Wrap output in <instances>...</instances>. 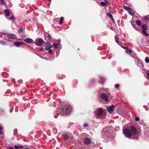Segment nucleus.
<instances>
[{"label": "nucleus", "mask_w": 149, "mask_h": 149, "mask_svg": "<svg viewBox=\"0 0 149 149\" xmlns=\"http://www.w3.org/2000/svg\"><path fill=\"white\" fill-rule=\"evenodd\" d=\"M72 110V107L71 106L66 105L63 108H60L59 110H58L57 112V114L59 113L61 115H66L67 114H69Z\"/></svg>", "instance_id": "nucleus-1"}, {"label": "nucleus", "mask_w": 149, "mask_h": 149, "mask_svg": "<svg viewBox=\"0 0 149 149\" xmlns=\"http://www.w3.org/2000/svg\"><path fill=\"white\" fill-rule=\"evenodd\" d=\"M123 133L126 137L130 138L132 135V134L130 130L128 129H125L123 130Z\"/></svg>", "instance_id": "nucleus-2"}, {"label": "nucleus", "mask_w": 149, "mask_h": 149, "mask_svg": "<svg viewBox=\"0 0 149 149\" xmlns=\"http://www.w3.org/2000/svg\"><path fill=\"white\" fill-rule=\"evenodd\" d=\"M130 129L131 131V132L132 134L135 135L138 134V131L136 129V127L134 125H132L130 127Z\"/></svg>", "instance_id": "nucleus-3"}, {"label": "nucleus", "mask_w": 149, "mask_h": 149, "mask_svg": "<svg viewBox=\"0 0 149 149\" xmlns=\"http://www.w3.org/2000/svg\"><path fill=\"white\" fill-rule=\"evenodd\" d=\"M36 44L38 46H40L43 44V41L41 38L37 39L36 40Z\"/></svg>", "instance_id": "nucleus-4"}, {"label": "nucleus", "mask_w": 149, "mask_h": 149, "mask_svg": "<svg viewBox=\"0 0 149 149\" xmlns=\"http://www.w3.org/2000/svg\"><path fill=\"white\" fill-rule=\"evenodd\" d=\"M114 108V106L113 105H112L110 107H108L107 108V111H108L110 113L112 112Z\"/></svg>", "instance_id": "nucleus-5"}, {"label": "nucleus", "mask_w": 149, "mask_h": 149, "mask_svg": "<svg viewBox=\"0 0 149 149\" xmlns=\"http://www.w3.org/2000/svg\"><path fill=\"white\" fill-rule=\"evenodd\" d=\"M52 47V46L51 44L49 42H47L46 45L45 47V49L47 50H48L49 49H51Z\"/></svg>", "instance_id": "nucleus-6"}, {"label": "nucleus", "mask_w": 149, "mask_h": 149, "mask_svg": "<svg viewBox=\"0 0 149 149\" xmlns=\"http://www.w3.org/2000/svg\"><path fill=\"white\" fill-rule=\"evenodd\" d=\"M101 97L103 99L107 101L108 100V96L107 95L104 93L102 94L101 95Z\"/></svg>", "instance_id": "nucleus-7"}, {"label": "nucleus", "mask_w": 149, "mask_h": 149, "mask_svg": "<svg viewBox=\"0 0 149 149\" xmlns=\"http://www.w3.org/2000/svg\"><path fill=\"white\" fill-rule=\"evenodd\" d=\"M103 113V111L101 108H99L97 112V115L98 116L102 115Z\"/></svg>", "instance_id": "nucleus-8"}, {"label": "nucleus", "mask_w": 149, "mask_h": 149, "mask_svg": "<svg viewBox=\"0 0 149 149\" xmlns=\"http://www.w3.org/2000/svg\"><path fill=\"white\" fill-rule=\"evenodd\" d=\"M24 41L27 43H31L33 41V40L31 38H27L24 40Z\"/></svg>", "instance_id": "nucleus-9"}, {"label": "nucleus", "mask_w": 149, "mask_h": 149, "mask_svg": "<svg viewBox=\"0 0 149 149\" xmlns=\"http://www.w3.org/2000/svg\"><path fill=\"white\" fill-rule=\"evenodd\" d=\"M91 142V140L90 139L87 138L84 141V143L86 145H88L90 144Z\"/></svg>", "instance_id": "nucleus-10"}, {"label": "nucleus", "mask_w": 149, "mask_h": 149, "mask_svg": "<svg viewBox=\"0 0 149 149\" xmlns=\"http://www.w3.org/2000/svg\"><path fill=\"white\" fill-rule=\"evenodd\" d=\"M5 14L8 17L10 15L9 10L8 9H5L4 10Z\"/></svg>", "instance_id": "nucleus-11"}, {"label": "nucleus", "mask_w": 149, "mask_h": 149, "mask_svg": "<svg viewBox=\"0 0 149 149\" xmlns=\"http://www.w3.org/2000/svg\"><path fill=\"white\" fill-rule=\"evenodd\" d=\"M23 43L21 42H15V44L16 47H19L22 45Z\"/></svg>", "instance_id": "nucleus-12"}, {"label": "nucleus", "mask_w": 149, "mask_h": 149, "mask_svg": "<svg viewBox=\"0 0 149 149\" xmlns=\"http://www.w3.org/2000/svg\"><path fill=\"white\" fill-rule=\"evenodd\" d=\"M63 138L65 140L69 141V137L67 134H64L63 135Z\"/></svg>", "instance_id": "nucleus-13"}, {"label": "nucleus", "mask_w": 149, "mask_h": 149, "mask_svg": "<svg viewBox=\"0 0 149 149\" xmlns=\"http://www.w3.org/2000/svg\"><path fill=\"white\" fill-rule=\"evenodd\" d=\"M123 7L125 10L128 11H132V9L131 8H129L126 6H123Z\"/></svg>", "instance_id": "nucleus-14"}, {"label": "nucleus", "mask_w": 149, "mask_h": 149, "mask_svg": "<svg viewBox=\"0 0 149 149\" xmlns=\"http://www.w3.org/2000/svg\"><path fill=\"white\" fill-rule=\"evenodd\" d=\"M107 15L108 17H110L111 19L113 21H114L113 16L110 13H107Z\"/></svg>", "instance_id": "nucleus-15"}, {"label": "nucleus", "mask_w": 149, "mask_h": 149, "mask_svg": "<svg viewBox=\"0 0 149 149\" xmlns=\"http://www.w3.org/2000/svg\"><path fill=\"white\" fill-rule=\"evenodd\" d=\"M125 51L126 53L129 54V55H130L132 53V51L131 50L128 48H127L126 49Z\"/></svg>", "instance_id": "nucleus-16"}, {"label": "nucleus", "mask_w": 149, "mask_h": 149, "mask_svg": "<svg viewBox=\"0 0 149 149\" xmlns=\"http://www.w3.org/2000/svg\"><path fill=\"white\" fill-rule=\"evenodd\" d=\"M8 37L9 38L13 39L16 37V36L14 35L10 34L8 36Z\"/></svg>", "instance_id": "nucleus-17"}, {"label": "nucleus", "mask_w": 149, "mask_h": 149, "mask_svg": "<svg viewBox=\"0 0 149 149\" xmlns=\"http://www.w3.org/2000/svg\"><path fill=\"white\" fill-rule=\"evenodd\" d=\"M120 36H115V39L116 42L118 43L119 42V39Z\"/></svg>", "instance_id": "nucleus-18"}, {"label": "nucleus", "mask_w": 149, "mask_h": 149, "mask_svg": "<svg viewBox=\"0 0 149 149\" xmlns=\"http://www.w3.org/2000/svg\"><path fill=\"white\" fill-rule=\"evenodd\" d=\"M142 31L146 30L147 29V27L145 24H143L142 26Z\"/></svg>", "instance_id": "nucleus-19"}, {"label": "nucleus", "mask_w": 149, "mask_h": 149, "mask_svg": "<svg viewBox=\"0 0 149 149\" xmlns=\"http://www.w3.org/2000/svg\"><path fill=\"white\" fill-rule=\"evenodd\" d=\"M142 33L144 34L146 36H148L149 35V34L146 33V30L142 31Z\"/></svg>", "instance_id": "nucleus-20"}, {"label": "nucleus", "mask_w": 149, "mask_h": 149, "mask_svg": "<svg viewBox=\"0 0 149 149\" xmlns=\"http://www.w3.org/2000/svg\"><path fill=\"white\" fill-rule=\"evenodd\" d=\"M136 24L139 26H141L142 24L141 22L139 20H137L136 21Z\"/></svg>", "instance_id": "nucleus-21"}, {"label": "nucleus", "mask_w": 149, "mask_h": 149, "mask_svg": "<svg viewBox=\"0 0 149 149\" xmlns=\"http://www.w3.org/2000/svg\"><path fill=\"white\" fill-rule=\"evenodd\" d=\"M0 5H5L6 4V2L3 0H0Z\"/></svg>", "instance_id": "nucleus-22"}, {"label": "nucleus", "mask_w": 149, "mask_h": 149, "mask_svg": "<svg viewBox=\"0 0 149 149\" xmlns=\"http://www.w3.org/2000/svg\"><path fill=\"white\" fill-rule=\"evenodd\" d=\"M63 18L62 17H61L60 18V21L59 22V24L60 25H61L62 24V21L63 20Z\"/></svg>", "instance_id": "nucleus-23"}, {"label": "nucleus", "mask_w": 149, "mask_h": 149, "mask_svg": "<svg viewBox=\"0 0 149 149\" xmlns=\"http://www.w3.org/2000/svg\"><path fill=\"white\" fill-rule=\"evenodd\" d=\"M145 61L146 63H149V58L146 57L145 59Z\"/></svg>", "instance_id": "nucleus-24"}, {"label": "nucleus", "mask_w": 149, "mask_h": 149, "mask_svg": "<svg viewBox=\"0 0 149 149\" xmlns=\"http://www.w3.org/2000/svg\"><path fill=\"white\" fill-rule=\"evenodd\" d=\"M53 46L56 49L58 47V44L55 43L53 44Z\"/></svg>", "instance_id": "nucleus-25"}, {"label": "nucleus", "mask_w": 149, "mask_h": 149, "mask_svg": "<svg viewBox=\"0 0 149 149\" xmlns=\"http://www.w3.org/2000/svg\"><path fill=\"white\" fill-rule=\"evenodd\" d=\"M100 4L101 5H102V6H104L106 5V3L105 2H100Z\"/></svg>", "instance_id": "nucleus-26"}, {"label": "nucleus", "mask_w": 149, "mask_h": 149, "mask_svg": "<svg viewBox=\"0 0 149 149\" xmlns=\"http://www.w3.org/2000/svg\"><path fill=\"white\" fill-rule=\"evenodd\" d=\"M128 13L130 15L132 16L134 15V12H131V11H128Z\"/></svg>", "instance_id": "nucleus-27"}, {"label": "nucleus", "mask_w": 149, "mask_h": 149, "mask_svg": "<svg viewBox=\"0 0 149 149\" xmlns=\"http://www.w3.org/2000/svg\"><path fill=\"white\" fill-rule=\"evenodd\" d=\"M20 146H17L16 145H15L14 146V147L16 149H18V148H20Z\"/></svg>", "instance_id": "nucleus-28"}, {"label": "nucleus", "mask_w": 149, "mask_h": 149, "mask_svg": "<svg viewBox=\"0 0 149 149\" xmlns=\"http://www.w3.org/2000/svg\"><path fill=\"white\" fill-rule=\"evenodd\" d=\"M23 29L22 28H20L18 31L19 33H21L22 32Z\"/></svg>", "instance_id": "nucleus-29"}, {"label": "nucleus", "mask_w": 149, "mask_h": 149, "mask_svg": "<svg viewBox=\"0 0 149 149\" xmlns=\"http://www.w3.org/2000/svg\"><path fill=\"white\" fill-rule=\"evenodd\" d=\"M139 118L138 117H136L135 118V120L136 121H138L139 120Z\"/></svg>", "instance_id": "nucleus-30"}, {"label": "nucleus", "mask_w": 149, "mask_h": 149, "mask_svg": "<svg viewBox=\"0 0 149 149\" xmlns=\"http://www.w3.org/2000/svg\"><path fill=\"white\" fill-rule=\"evenodd\" d=\"M146 74L148 78L149 79V72H147L146 73Z\"/></svg>", "instance_id": "nucleus-31"}, {"label": "nucleus", "mask_w": 149, "mask_h": 149, "mask_svg": "<svg viewBox=\"0 0 149 149\" xmlns=\"http://www.w3.org/2000/svg\"><path fill=\"white\" fill-rule=\"evenodd\" d=\"M49 54H51L52 53V50L51 49H49Z\"/></svg>", "instance_id": "nucleus-32"}, {"label": "nucleus", "mask_w": 149, "mask_h": 149, "mask_svg": "<svg viewBox=\"0 0 149 149\" xmlns=\"http://www.w3.org/2000/svg\"><path fill=\"white\" fill-rule=\"evenodd\" d=\"M0 43L1 44H5V43L2 40L0 41Z\"/></svg>", "instance_id": "nucleus-33"}, {"label": "nucleus", "mask_w": 149, "mask_h": 149, "mask_svg": "<svg viewBox=\"0 0 149 149\" xmlns=\"http://www.w3.org/2000/svg\"><path fill=\"white\" fill-rule=\"evenodd\" d=\"M148 19V18L146 17H143V19L144 20H147Z\"/></svg>", "instance_id": "nucleus-34"}, {"label": "nucleus", "mask_w": 149, "mask_h": 149, "mask_svg": "<svg viewBox=\"0 0 149 149\" xmlns=\"http://www.w3.org/2000/svg\"><path fill=\"white\" fill-rule=\"evenodd\" d=\"M119 85H118V84H116L115 85V87L116 88L118 87H119Z\"/></svg>", "instance_id": "nucleus-35"}, {"label": "nucleus", "mask_w": 149, "mask_h": 149, "mask_svg": "<svg viewBox=\"0 0 149 149\" xmlns=\"http://www.w3.org/2000/svg\"><path fill=\"white\" fill-rule=\"evenodd\" d=\"M10 19H14V17L13 16H12L10 17Z\"/></svg>", "instance_id": "nucleus-36"}, {"label": "nucleus", "mask_w": 149, "mask_h": 149, "mask_svg": "<svg viewBox=\"0 0 149 149\" xmlns=\"http://www.w3.org/2000/svg\"><path fill=\"white\" fill-rule=\"evenodd\" d=\"M107 128H104L103 129V132H104L105 131H107Z\"/></svg>", "instance_id": "nucleus-37"}, {"label": "nucleus", "mask_w": 149, "mask_h": 149, "mask_svg": "<svg viewBox=\"0 0 149 149\" xmlns=\"http://www.w3.org/2000/svg\"><path fill=\"white\" fill-rule=\"evenodd\" d=\"M88 126V125L86 124H85L84 125V127H87Z\"/></svg>", "instance_id": "nucleus-38"}, {"label": "nucleus", "mask_w": 149, "mask_h": 149, "mask_svg": "<svg viewBox=\"0 0 149 149\" xmlns=\"http://www.w3.org/2000/svg\"><path fill=\"white\" fill-rule=\"evenodd\" d=\"M48 38L49 39H52V37L50 36H49Z\"/></svg>", "instance_id": "nucleus-39"}, {"label": "nucleus", "mask_w": 149, "mask_h": 149, "mask_svg": "<svg viewBox=\"0 0 149 149\" xmlns=\"http://www.w3.org/2000/svg\"><path fill=\"white\" fill-rule=\"evenodd\" d=\"M105 2L106 3V4H108L109 3V2H108L107 1H106V0H105Z\"/></svg>", "instance_id": "nucleus-40"}, {"label": "nucleus", "mask_w": 149, "mask_h": 149, "mask_svg": "<svg viewBox=\"0 0 149 149\" xmlns=\"http://www.w3.org/2000/svg\"><path fill=\"white\" fill-rule=\"evenodd\" d=\"M7 149H13V148L11 147H9L8 148H7Z\"/></svg>", "instance_id": "nucleus-41"}, {"label": "nucleus", "mask_w": 149, "mask_h": 149, "mask_svg": "<svg viewBox=\"0 0 149 149\" xmlns=\"http://www.w3.org/2000/svg\"><path fill=\"white\" fill-rule=\"evenodd\" d=\"M2 130V128L0 125V130Z\"/></svg>", "instance_id": "nucleus-42"}, {"label": "nucleus", "mask_w": 149, "mask_h": 149, "mask_svg": "<svg viewBox=\"0 0 149 149\" xmlns=\"http://www.w3.org/2000/svg\"><path fill=\"white\" fill-rule=\"evenodd\" d=\"M12 5L11 4H10L9 5V6L10 7H11L12 6Z\"/></svg>", "instance_id": "nucleus-43"}, {"label": "nucleus", "mask_w": 149, "mask_h": 149, "mask_svg": "<svg viewBox=\"0 0 149 149\" xmlns=\"http://www.w3.org/2000/svg\"><path fill=\"white\" fill-rule=\"evenodd\" d=\"M122 47L123 48V49H126H126L127 48V47H123V46Z\"/></svg>", "instance_id": "nucleus-44"}, {"label": "nucleus", "mask_w": 149, "mask_h": 149, "mask_svg": "<svg viewBox=\"0 0 149 149\" xmlns=\"http://www.w3.org/2000/svg\"><path fill=\"white\" fill-rule=\"evenodd\" d=\"M2 134V132L1 131H0V135L1 134Z\"/></svg>", "instance_id": "nucleus-45"}, {"label": "nucleus", "mask_w": 149, "mask_h": 149, "mask_svg": "<svg viewBox=\"0 0 149 149\" xmlns=\"http://www.w3.org/2000/svg\"><path fill=\"white\" fill-rule=\"evenodd\" d=\"M20 146V148H22V147H23V146Z\"/></svg>", "instance_id": "nucleus-46"}, {"label": "nucleus", "mask_w": 149, "mask_h": 149, "mask_svg": "<svg viewBox=\"0 0 149 149\" xmlns=\"http://www.w3.org/2000/svg\"><path fill=\"white\" fill-rule=\"evenodd\" d=\"M25 149H30L29 148H26Z\"/></svg>", "instance_id": "nucleus-47"}, {"label": "nucleus", "mask_w": 149, "mask_h": 149, "mask_svg": "<svg viewBox=\"0 0 149 149\" xmlns=\"http://www.w3.org/2000/svg\"><path fill=\"white\" fill-rule=\"evenodd\" d=\"M113 29V28L111 27V29Z\"/></svg>", "instance_id": "nucleus-48"}, {"label": "nucleus", "mask_w": 149, "mask_h": 149, "mask_svg": "<svg viewBox=\"0 0 149 149\" xmlns=\"http://www.w3.org/2000/svg\"><path fill=\"white\" fill-rule=\"evenodd\" d=\"M105 134H106V132H105Z\"/></svg>", "instance_id": "nucleus-49"}]
</instances>
